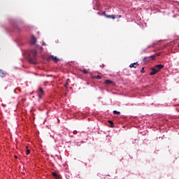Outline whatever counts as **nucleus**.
Masks as SVG:
<instances>
[{"instance_id": "nucleus-1", "label": "nucleus", "mask_w": 179, "mask_h": 179, "mask_svg": "<svg viewBox=\"0 0 179 179\" xmlns=\"http://www.w3.org/2000/svg\"><path fill=\"white\" fill-rule=\"evenodd\" d=\"M25 54L30 64H36L37 59V50L35 49L29 50L25 52Z\"/></svg>"}, {"instance_id": "nucleus-2", "label": "nucleus", "mask_w": 179, "mask_h": 179, "mask_svg": "<svg viewBox=\"0 0 179 179\" xmlns=\"http://www.w3.org/2000/svg\"><path fill=\"white\" fill-rule=\"evenodd\" d=\"M102 15H103V16H106V17H108V19H116V17H121V15H107V13H106V12H103Z\"/></svg>"}, {"instance_id": "nucleus-3", "label": "nucleus", "mask_w": 179, "mask_h": 179, "mask_svg": "<svg viewBox=\"0 0 179 179\" xmlns=\"http://www.w3.org/2000/svg\"><path fill=\"white\" fill-rule=\"evenodd\" d=\"M37 93L39 99H43V96H44V90H43V88L38 87Z\"/></svg>"}, {"instance_id": "nucleus-4", "label": "nucleus", "mask_w": 179, "mask_h": 179, "mask_svg": "<svg viewBox=\"0 0 179 179\" xmlns=\"http://www.w3.org/2000/svg\"><path fill=\"white\" fill-rule=\"evenodd\" d=\"M163 68H164V66L163 64H158L154 67V69H155V71H157V73L160 72V70L163 69Z\"/></svg>"}, {"instance_id": "nucleus-5", "label": "nucleus", "mask_w": 179, "mask_h": 179, "mask_svg": "<svg viewBox=\"0 0 179 179\" xmlns=\"http://www.w3.org/2000/svg\"><path fill=\"white\" fill-rule=\"evenodd\" d=\"M30 43L31 44H32V45H34V44L37 43V39L36 38V37H34V36H32L31 37Z\"/></svg>"}, {"instance_id": "nucleus-6", "label": "nucleus", "mask_w": 179, "mask_h": 179, "mask_svg": "<svg viewBox=\"0 0 179 179\" xmlns=\"http://www.w3.org/2000/svg\"><path fill=\"white\" fill-rule=\"evenodd\" d=\"M49 59H52L54 62H58L59 61L58 58L54 55L49 56Z\"/></svg>"}, {"instance_id": "nucleus-7", "label": "nucleus", "mask_w": 179, "mask_h": 179, "mask_svg": "<svg viewBox=\"0 0 179 179\" xmlns=\"http://www.w3.org/2000/svg\"><path fill=\"white\" fill-rule=\"evenodd\" d=\"M6 76V72L3 71V70L0 69V78H5Z\"/></svg>"}, {"instance_id": "nucleus-8", "label": "nucleus", "mask_w": 179, "mask_h": 179, "mask_svg": "<svg viewBox=\"0 0 179 179\" xmlns=\"http://www.w3.org/2000/svg\"><path fill=\"white\" fill-rule=\"evenodd\" d=\"M157 73V71L155 70V67L151 68V72L150 73V75L151 76H153V75H156Z\"/></svg>"}, {"instance_id": "nucleus-9", "label": "nucleus", "mask_w": 179, "mask_h": 179, "mask_svg": "<svg viewBox=\"0 0 179 179\" xmlns=\"http://www.w3.org/2000/svg\"><path fill=\"white\" fill-rule=\"evenodd\" d=\"M138 66V62L132 63L129 65V68H136Z\"/></svg>"}, {"instance_id": "nucleus-10", "label": "nucleus", "mask_w": 179, "mask_h": 179, "mask_svg": "<svg viewBox=\"0 0 179 179\" xmlns=\"http://www.w3.org/2000/svg\"><path fill=\"white\" fill-rule=\"evenodd\" d=\"M105 85H113L114 83L110 80H106L105 82H104Z\"/></svg>"}, {"instance_id": "nucleus-11", "label": "nucleus", "mask_w": 179, "mask_h": 179, "mask_svg": "<svg viewBox=\"0 0 179 179\" xmlns=\"http://www.w3.org/2000/svg\"><path fill=\"white\" fill-rule=\"evenodd\" d=\"M113 114H116L117 115H120V114H121V113L120 111H117V110H113Z\"/></svg>"}, {"instance_id": "nucleus-12", "label": "nucleus", "mask_w": 179, "mask_h": 179, "mask_svg": "<svg viewBox=\"0 0 179 179\" xmlns=\"http://www.w3.org/2000/svg\"><path fill=\"white\" fill-rule=\"evenodd\" d=\"M94 79H102L103 78L101 77V76H96L95 77H93Z\"/></svg>"}, {"instance_id": "nucleus-13", "label": "nucleus", "mask_w": 179, "mask_h": 179, "mask_svg": "<svg viewBox=\"0 0 179 179\" xmlns=\"http://www.w3.org/2000/svg\"><path fill=\"white\" fill-rule=\"evenodd\" d=\"M52 176H53V177H57L58 174H57L56 172H52Z\"/></svg>"}, {"instance_id": "nucleus-14", "label": "nucleus", "mask_w": 179, "mask_h": 179, "mask_svg": "<svg viewBox=\"0 0 179 179\" xmlns=\"http://www.w3.org/2000/svg\"><path fill=\"white\" fill-rule=\"evenodd\" d=\"M150 58H152V60H155L156 57L155 55H151Z\"/></svg>"}, {"instance_id": "nucleus-15", "label": "nucleus", "mask_w": 179, "mask_h": 179, "mask_svg": "<svg viewBox=\"0 0 179 179\" xmlns=\"http://www.w3.org/2000/svg\"><path fill=\"white\" fill-rule=\"evenodd\" d=\"M26 155H30V150L27 149Z\"/></svg>"}, {"instance_id": "nucleus-16", "label": "nucleus", "mask_w": 179, "mask_h": 179, "mask_svg": "<svg viewBox=\"0 0 179 179\" xmlns=\"http://www.w3.org/2000/svg\"><path fill=\"white\" fill-rule=\"evenodd\" d=\"M141 73H145V67L142 68V70L141 71Z\"/></svg>"}, {"instance_id": "nucleus-17", "label": "nucleus", "mask_w": 179, "mask_h": 179, "mask_svg": "<svg viewBox=\"0 0 179 179\" xmlns=\"http://www.w3.org/2000/svg\"><path fill=\"white\" fill-rule=\"evenodd\" d=\"M83 73H87V71H86V70H83Z\"/></svg>"}, {"instance_id": "nucleus-18", "label": "nucleus", "mask_w": 179, "mask_h": 179, "mask_svg": "<svg viewBox=\"0 0 179 179\" xmlns=\"http://www.w3.org/2000/svg\"><path fill=\"white\" fill-rule=\"evenodd\" d=\"M146 59H148V57H145L143 58V61H146Z\"/></svg>"}, {"instance_id": "nucleus-19", "label": "nucleus", "mask_w": 179, "mask_h": 179, "mask_svg": "<svg viewBox=\"0 0 179 179\" xmlns=\"http://www.w3.org/2000/svg\"><path fill=\"white\" fill-rule=\"evenodd\" d=\"M55 179H59V176H56V177H55Z\"/></svg>"}, {"instance_id": "nucleus-20", "label": "nucleus", "mask_w": 179, "mask_h": 179, "mask_svg": "<svg viewBox=\"0 0 179 179\" xmlns=\"http://www.w3.org/2000/svg\"><path fill=\"white\" fill-rule=\"evenodd\" d=\"M160 55V53H157V57H159Z\"/></svg>"}, {"instance_id": "nucleus-21", "label": "nucleus", "mask_w": 179, "mask_h": 179, "mask_svg": "<svg viewBox=\"0 0 179 179\" xmlns=\"http://www.w3.org/2000/svg\"><path fill=\"white\" fill-rule=\"evenodd\" d=\"M42 45H45V43L43 42V43H42Z\"/></svg>"}, {"instance_id": "nucleus-22", "label": "nucleus", "mask_w": 179, "mask_h": 179, "mask_svg": "<svg viewBox=\"0 0 179 179\" xmlns=\"http://www.w3.org/2000/svg\"><path fill=\"white\" fill-rule=\"evenodd\" d=\"M101 68H104V65L102 64V65L101 66Z\"/></svg>"}, {"instance_id": "nucleus-23", "label": "nucleus", "mask_w": 179, "mask_h": 179, "mask_svg": "<svg viewBox=\"0 0 179 179\" xmlns=\"http://www.w3.org/2000/svg\"><path fill=\"white\" fill-rule=\"evenodd\" d=\"M40 48H41V51H43V47H41Z\"/></svg>"}, {"instance_id": "nucleus-24", "label": "nucleus", "mask_w": 179, "mask_h": 179, "mask_svg": "<svg viewBox=\"0 0 179 179\" xmlns=\"http://www.w3.org/2000/svg\"><path fill=\"white\" fill-rule=\"evenodd\" d=\"M57 157H58V159H61V158L59 157V156H57Z\"/></svg>"}, {"instance_id": "nucleus-25", "label": "nucleus", "mask_w": 179, "mask_h": 179, "mask_svg": "<svg viewBox=\"0 0 179 179\" xmlns=\"http://www.w3.org/2000/svg\"><path fill=\"white\" fill-rule=\"evenodd\" d=\"M26 148H27V149H28V148H29V147H28V146H27V147H26Z\"/></svg>"}, {"instance_id": "nucleus-26", "label": "nucleus", "mask_w": 179, "mask_h": 179, "mask_svg": "<svg viewBox=\"0 0 179 179\" xmlns=\"http://www.w3.org/2000/svg\"><path fill=\"white\" fill-rule=\"evenodd\" d=\"M98 15H100V13H98Z\"/></svg>"}, {"instance_id": "nucleus-27", "label": "nucleus", "mask_w": 179, "mask_h": 179, "mask_svg": "<svg viewBox=\"0 0 179 179\" xmlns=\"http://www.w3.org/2000/svg\"><path fill=\"white\" fill-rule=\"evenodd\" d=\"M178 47H179V44H178Z\"/></svg>"}]
</instances>
